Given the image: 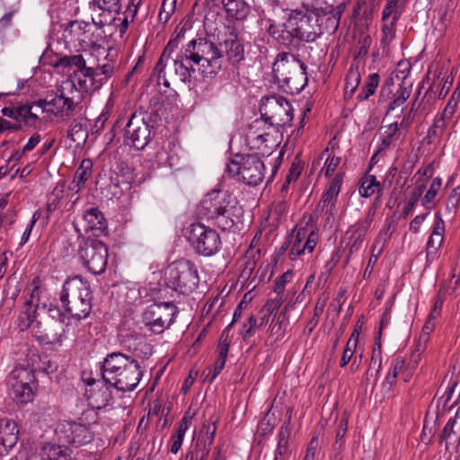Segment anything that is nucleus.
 I'll return each instance as SVG.
<instances>
[{
	"mask_svg": "<svg viewBox=\"0 0 460 460\" xmlns=\"http://www.w3.org/2000/svg\"><path fill=\"white\" fill-rule=\"evenodd\" d=\"M59 74L66 77L59 85V99L63 105L59 108V117L74 116L78 109L82 92H91L102 85L98 79V71L87 67L83 55L77 50L64 49L59 53Z\"/></svg>",
	"mask_w": 460,
	"mask_h": 460,
	"instance_id": "1",
	"label": "nucleus"
},
{
	"mask_svg": "<svg viewBox=\"0 0 460 460\" xmlns=\"http://www.w3.org/2000/svg\"><path fill=\"white\" fill-rule=\"evenodd\" d=\"M267 32L279 45L290 51L313 43L323 33L318 19L304 10H292L283 23L270 21Z\"/></svg>",
	"mask_w": 460,
	"mask_h": 460,
	"instance_id": "2",
	"label": "nucleus"
},
{
	"mask_svg": "<svg viewBox=\"0 0 460 460\" xmlns=\"http://www.w3.org/2000/svg\"><path fill=\"white\" fill-rule=\"evenodd\" d=\"M223 50L211 40L199 38L185 45L173 59L174 72L182 82L190 81L195 66L209 67L207 72L217 75L222 68Z\"/></svg>",
	"mask_w": 460,
	"mask_h": 460,
	"instance_id": "3",
	"label": "nucleus"
},
{
	"mask_svg": "<svg viewBox=\"0 0 460 460\" xmlns=\"http://www.w3.org/2000/svg\"><path fill=\"white\" fill-rule=\"evenodd\" d=\"M102 381L119 391L136 389L143 376L139 362L127 358L123 353L109 354L102 365Z\"/></svg>",
	"mask_w": 460,
	"mask_h": 460,
	"instance_id": "4",
	"label": "nucleus"
},
{
	"mask_svg": "<svg viewBox=\"0 0 460 460\" xmlns=\"http://www.w3.org/2000/svg\"><path fill=\"white\" fill-rule=\"evenodd\" d=\"M237 200L226 191L213 190L206 195L198 208V214L223 231L231 229L238 218Z\"/></svg>",
	"mask_w": 460,
	"mask_h": 460,
	"instance_id": "5",
	"label": "nucleus"
},
{
	"mask_svg": "<svg viewBox=\"0 0 460 460\" xmlns=\"http://www.w3.org/2000/svg\"><path fill=\"white\" fill-rule=\"evenodd\" d=\"M306 66L291 52H280L272 66L275 79L283 90L291 94L299 93L307 84Z\"/></svg>",
	"mask_w": 460,
	"mask_h": 460,
	"instance_id": "6",
	"label": "nucleus"
},
{
	"mask_svg": "<svg viewBox=\"0 0 460 460\" xmlns=\"http://www.w3.org/2000/svg\"><path fill=\"white\" fill-rule=\"evenodd\" d=\"M199 281L197 268L188 260L175 261L164 270L166 286L181 294L191 293L198 287Z\"/></svg>",
	"mask_w": 460,
	"mask_h": 460,
	"instance_id": "7",
	"label": "nucleus"
},
{
	"mask_svg": "<svg viewBox=\"0 0 460 460\" xmlns=\"http://www.w3.org/2000/svg\"><path fill=\"white\" fill-rule=\"evenodd\" d=\"M227 173L249 186H257L264 179V164L253 155H236L226 166Z\"/></svg>",
	"mask_w": 460,
	"mask_h": 460,
	"instance_id": "8",
	"label": "nucleus"
},
{
	"mask_svg": "<svg viewBox=\"0 0 460 460\" xmlns=\"http://www.w3.org/2000/svg\"><path fill=\"white\" fill-rule=\"evenodd\" d=\"M35 384L34 370L17 365L8 376L9 394L17 403H27L32 400Z\"/></svg>",
	"mask_w": 460,
	"mask_h": 460,
	"instance_id": "9",
	"label": "nucleus"
},
{
	"mask_svg": "<svg viewBox=\"0 0 460 460\" xmlns=\"http://www.w3.org/2000/svg\"><path fill=\"white\" fill-rule=\"evenodd\" d=\"M260 112L262 119L270 126H290L293 109L289 102L279 95L266 96L261 99Z\"/></svg>",
	"mask_w": 460,
	"mask_h": 460,
	"instance_id": "10",
	"label": "nucleus"
},
{
	"mask_svg": "<svg viewBox=\"0 0 460 460\" xmlns=\"http://www.w3.org/2000/svg\"><path fill=\"white\" fill-rule=\"evenodd\" d=\"M177 313V306L172 302L154 304L145 311L143 321L150 332L160 334L174 322Z\"/></svg>",
	"mask_w": 460,
	"mask_h": 460,
	"instance_id": "11",
	"label": "nucleus"
},
{
	"mask_svg": "<svg viewBox=\"0 0 460 460\" xmlns=\"http://www.w3.org/2000/svg\"><path fill=\"white\" fill-rule=\"evenodd\" d=\"M188 238L193 249L203 256L214 255L221 247L217 231L203 224H192Z\"/></svg>",
	"mask_w": 460,
	"mask_h": 460,
	"instance_id": "12",
	"label": "nucleus"
},
{
	"mask_svg": "<svg viewBox=\"0 0 460 460\" xmlns=\"http://www.w3.org/2000/svg\"><path fill=\"white\" fill-rule=\"evenodd\" d=\"M151 140V126L141 113H133L124 131V141L137 150H143Z\"/></svg>",
	"mask_w": 460,
	"mask_h": 460,
	"instance_id": "13",
	"label": "nucleus"
},
{
	"mask_svg": "<svg viewBox=\"0 0 460 460\" xmlns=\"http://www.w3.org/2000/svg\"><path fill=\"white\" fill-rule=\"evenodd\" d=\"M80 257L84 265L93 274L102 273L107 266L108 249L106 245L99 240H92L85 243L80 251Z\"/></svg>",
	"mask_w": 460,
	"mask_h": 460,
	"instance_id": "14",
	"label": "nucleus"
},
{
	"mask_svg": "<svg viewBox=\"0 0 460 460\" xmlns=\"http://www.w3.org/2000/svg\"><path fill=\"white\" fill-rule=\"evenodd\" d=\"M119 341L124 356L136 360V362L146 360L153 354L152 346L134 332H121L119 335Z\"/></svg>",
	"mask_w": 460,
	"mask_h": 460,
	"instance_id": "15",
	"label": "nucleus"
},
{
	"mask_svg": "<svg viewBox=\"0 0 460 460\" xmlns=\"http://www.w3.org/2000/svg\"><path fill=\"white\" fill-rule=\"evenodd\" d=\"M119 341L124 356L136 360V362L146 360L153 354L152 346L134 332H121L119 335Z\"/></svg>",
	"mask_w": 460,
	"mask_h": 460,
	"instance_id": "16",
	"label": "nucleus"
},
{
	"mask_svg": "<svg viewBox=\"0 0 460 460\" xmlns=\"http://www.w3.org/2000/svg\"><path fill=\"white\" fill-rule=\"evenodd\" d=\"M61 433L62 436H59V440L76 446L85 444L91 438L87 428L76 422L63 423Z\"/></svg>",
	"mask_w": 460,
	"mask_h": 460,
	"instance_id": "17",
	"label": "nucleus"
},
{
	"mask_svg": "<svg viewBox=\"0 0 460 460\" xmlns=\"http://www.w3.org/2000/svg\"><path fill=\"white\" fill-rule=\"evenodd\" d=\"M18 428L14 421L0 419V456L6 455L18 441Z\"/></svg>",
	"mask_w": 460,
	"mask_h": 460,
	"instance_id": "18",
	"label": "nucleus"
},
{
	"mask_svg": "<svg viewBox=\"0 0 460 460\" xmlns=\"http://www.w3.org/2000/svg\"><path fill=\"white\" fill-rule=\"evenodd\" d=\"M83 220L85 224V232H92L93 235L100 236L107 231L104 216L97 208H90L85 210Z\"/></svg>",
	"mask_w": 460,
	"mask_h": 460,
	"instance_id": "19",
	"label": "nucleus"
},
{
	"mask_svg": "<svg viewBox=\"0 0 460 460\" xmlns=\"http://www.w3.org/2000/svg\"><path fill=\"white\" fill-rule=\"evenodd\" d=\"M221 46L224 48L228 60L233 65L239 63L244 58L243 47L234 30L229 31L228 35Z\"/></svg>",
	"mask_w": 460,
	"mask_h": 460,
	"instance_id": "20",
	"label": "nucleus"
},
{
	"mask_svg": "<svg viewBox=\"0 0 460 460\" xmlns=\"http://www.w3.org/2000/svg\"><path fill=\"white\" fill-rule=\"evenodd\" d=\"M84 295L88 296L87 289L84 287L82 279L78 277H75L67 279L63 284L62 292L60 294V300L62 305H67L69 300H75V298Z\"/></svg>",
	"mask_w": 460,
	"mask_h": 460,
	"instance_id": "21",
	"label": "nucleus"
},
{
	"mask_svg": "<svg viewBox=\"0 0 460 460\" xmlns=\"http://www.w3.org/2000/svg\"><path fill=\"white\" fill-rule=\"evenodd\" d=\"M181 37V31L178 33L175 38L170 40L155 67V72L157 74L158 81L163 80V84L166 87H169L170 84L165 78L164 68L166 66V62L170 59L171 54L176 48H178Z\"/></svg>",
	"mask_w": 460,
	"mask_h": 460,
	"instance_id": "22",
	"label": "nucleus"
},
{
	"mask_svg": "<svg viewBox=\"0 0 460 460\" xmlns=\"http://www.w3.org/2000/svg\"><path fill=\"white\" fill-rule=\"evenodd\" d=\"M259 123V121H254V123L249 127L246 134V141L252 149L264 155L265 153H269L270 149L266 144L269 134L259 132V128H257Z\"/></svg>",
	"mask_w": 460,
	"mask_h": 460,
	"instance_id": "23",
	"label": "nucleus"
},
{
	"mask_svg": "<svg viewBox=\"0 0 460 460\" xmlns=\"http://www.w3.org/2000/svg\"><path fill=\"white\" fill-rule=\"evenodd\" d=\"M32 107L28 104L21 105L18 108L5 107L2 114L18 121H23L27 125H32L38 119V115L31 111Z\"/></svg>",
	"mask_w": 460,
	"mask_h": 460,
	"instance_id": "24",
	"label": "nucleus"
},
{
	"mask_svg": "<svg viewBox=\"0 0 460 460\" xmlns=\"http://www.w3.org/2000/svg\"><path fill=\"white\" fill-rule=\"evenodd\" d=\"M303 8L305 13H308L318 20L322 16L332 14V17H328V21L332 22L333 28L336 30L339 26V18H336L333 14L334 8L332 5L327 4L324 1L316 3V4H303Z\"/></svg>",
	"mask_w": 460,
	"mask_h": 460,
	"instance_id": "25",
	"label": "nucleus"
},
{
	"mask_svg": "<svg viewBox=\"0 0 460 460\" xmlns=\"http://www.w3.org/2000/svg\"><path fill=\"white\" fill-rule=\"evenodd\" d=\"M84 34L82 23L78 21H71L65 27L63 31V40L65 49L76 48L80 42V37Z\"/></svg>",
	"mask_w": 460,
	"mask_h": 460,
	"instance_id": "26",
	"label": "nucleus"
},
{
	"mask_svg": "<svg viewBox=\"0 0 460 460\" xmlns=\"http://www.w3.org/2000/svg\"><path fill=\"white\" fill-rule=\"evenodd\" d=\"M342 181L343 173H337L323 192L318 207H321L322 204H323V206L328 204V207H331V208L336 207L337 197L341 191Z\"/></svg>",
	"mask_w": 460,
	"mask_h": 460,
	"instance_id": "27",
	"label": "nucleus"
},
{
	"mask_svg": "<svg viewBox=\"0 0 460 460\" xmlns=\"http://www.w3.org/2000/svg\"><path fill=\"white\" fill-rule=\"evenodd\" d=\"M65 310L72 317L82 319L89 314L91 305L89 300L84 295L75 298V300H69L67 305H63Z\"/></svg>",
	"mask_w": 460,
	"mask_h": 460,
	"instance_id": "28",
	"label": "nucleus"
},
{
	"mask_svg": "<svg viewBox=\"0 0 460 460\" xmlns=\"http://www.w3.org/2000/svg\"><path fill=\"white\" fill-rule=\"evenodd\" d=\"M445 232V225L442 217L439 213L436 214V222L433 226L431 235L427 243L428 253H436L437 250L443 243Z\"/></svg>",
	"mask_w": 460,
	"mask_h": 460,
	"instance_id": "29",
	"label": "nucleus"
},
{
	"mask_svg": "<svg viewBox=\"0 0 460 460\" xmlns=\"http://www.w3.org/2000/svg\"><path fill=\"white\" fill-rule=\"evenodd\" d=\"M226 13L236 20H243L249 13L250 7L243 0H222Z\"/></svg>",
	"mask_w": 460,
	"mask_h": 460,
	"instance_id": "30",
	"label": "nucleus"
},
{
	"mask_svg": "<svg viewBox=\"0 0 460 460\" xmlns=\"http://www.w3.org/2000/svg\"><path fill=\"white\" fill-rule=\"evenodd\" d=\"M460 433V416L458 413L452 418H450L444 427L442 433L440 435V442L443 440L446 441V448L447 449V444L450 440L459 441L460 437L458 434Z\"/></svg>",
	"mask_w": 460,
	"mask_h": 460,
	"instance_id": "31",
	"label": "nucleus"
},
{
	"mask_svg": "<svg viewBox=\"0 0 460 460\" xmlns=\"http://www.w3.org/2000/svg\"><path fill=\"white\" fill-rule=\"evenodd\" d=\"M219 90L214 83L200 85L195 90L197 101L200 103H209L218 97Z\"/></svg>",
	"mask_w": 460,
	"mask_h": 460,
	"instance_id": "32",
	"label": "nucleus"
},
{
	"mask_svg": "<svg viewBox=\"0 0 460 460\" xmlns=\"http://www.w3.org/2000/svg\"><path fill=\"white\" fill-rule=\"evenodd\" d=\"M109 384H104L102 387L94 393H92L89 396L91 403L97 409L105 407L109 402L112 399L111 391Z\"/></svg>",
	"mask_w": 460,
	"mask_h": 460,
	"instance_id": "33",
	"label": "nucleus"
},
{
	"mask_svg": "<svg viewBox=\"0 0 460 460\" xmlns=\"http://www.w3.org/2000/svg\"><path fill=\"white\" fill-rule=\"evenodd\" d=\"M382 190L380 182L374 175H365L360 181L359 194L364 198H369L376 192Z\"/></svg>",
	"mask_w": 460,
	"mask_h": 460,
	"instance_id": "34",
	"label": "nucleus"
},
{
	"mask_svg": "<svg viewBox=\"0 0 460 460\" xmlns=\"http://www.w3.org/2000/svg\"><path fill=\"white\" fill-rule=\"evenodd\" d=\"M403 12V3L400 0H386L382 13V21H398Z\"/></svg>",
	"mask_w": 460,
	"mask_h": 460,
	"instance_id": "35",
	"label": "nucleus"
},
{
	"mask_svg": "<svg viewBox=\"0 0 460 460\" xmlns=\"http://www.w3.org/2000/svg\"><path fill=\"white\" fill-rule=\"evenodd\" d=\"M288 305H285L279 314L278 315L276 323L271 326L270 335L276 336V340H280L284 337L285 331L288 325Z\"/></svg>",
	"mask_w": 460,
	"mask_h": 460,
	"instance_id": "36",
	"label": "nucleus"
},
{
	"mask_svg": "<svg viewBox=\"0 0 460 460\" xmlns=\"http://www.w3.org/2000/svg\"><path fill=\"white\" fill-rule=\"evenodd\" d=\"M379 84V75L377 74H371L367 77L361 91L357 95L358 101H366L373 95Z\"/></svg>",
	"mask_w": 460,
	"mask_h": 460,
	"instance_id": "37",
	"label": "nucleus"
},
{
	"mask_svg": "<svg viewBox=\"0 0 460 460\" xmlns=\"http://www.w3.org/2000/svg\"><path fill=\"white\" fill-rule=\"evenodd\" d=\"M92 168L93 164L92 161L89 159H84L81 162L80 166L76 170L73 184H75V187L80 188L82 185L84 184V182L88 180V178L91 176L92 173Z\"/></svg>",
	"mask_w": 460,
	"mask_h": 460,
	"instance_id": "38",
	"label": "nucleus"
},
{
	"mask_svg": "<svg viewBox=\"0 0 460 460\" xmlns=\"http://www.w3.org/2000/svg\"><path fill=\"white\" fill-rule=\"evenodd\" d=\"M288 423L289 420L284 423L279 430L275 460H282L280 457L288 452V437L290 435Z\"/></svg>",
	"mask_w": 460,
	"mask_h": 460,
	"instance_id": "39",
	"label": "nucleus"
},
{
	"mask_svg": "<svg viewBox=\"0 0 460 460\" xmlns=\"http://www.w3.org/2000/svg\"><path fill=\"white\" fill-rule=\"evenodd\" d=\"M361 80L358 67L350 66L347 76L345 85V95H352L359 85Z\"/></svg>",
	"mask_w": 460,
	"mask_h": 460,
	"instance_id": "40",
	"label": "nucleus"
},
{
	"mask_svg": "<svg viewBox=\"0 0 460 460\" xmlns=\"http://www.w3.org/2000/svg\"><path fill=\"white\" fill-rule=\"evenodd\" d=\"M398 21H383L381 45L387 47L395 37L396 23Z\"/></svg>",
	"mask_w": 460,
	"mask_h": 460,
	"instance_id": "41",
	"label": "nucleus"
},
{
	"mask_svg": "<svg viewBox=\"0 0 460 460\" xmlns=\"http://www.w3.org/2000/svg\"><path fill=\"white\" fill-rule=\"evenodd\" d=\"M442 184V180L439 177H436L430 186L428 190L427 193L425 194L423 199H422V205L426 207L427 208H431L434 205L435 198L438 194V191L439 190Z\"/></svg>",
	"mask_w": 460,
	"mask_h": 460,
	"instance_id": "42",
	"label": "nucleus"
},
{
	"mask_svg": "<svg viewBox=\"0 0 460 460\" xmlns=\"http://www.w3.org/2000/svg\"><path fill=\"white\" fill-rule=\"evenodd\" d=\"M325 155H327L325 162H324V175L326 177H330L331 174L336 170V168L339 166L341 158L338 156H332L330 155L329 148H325L323 153L320 155V159H323Z\"/></svg>",
	"mask_w": 460,
	"mask_h": 460,
	"instance_id": "43",
	"label": "nucleus"
},
{
	"mask_svg": "<svg viewBox=\"0 0 460 460\" xmlns=\"http://www.w3.org/2000/svg\"><path fill=\"white\" fill-rule=\"evenodd\" d=\"M374 215L369 213L363 220H358L355 225L350 227L349 233H352L358 236L365 238L367 230L373 221Z\"/></svg>",
	"mask_w": 460,
	"mask_h": 460,
	"instance_id": "44",
	"label": "nucleus"
},
{
	"mask_svg": "<svg viewBox=\"0 0 460 460\" xmlns=\"http://www.w3.org/2000/svg\"><path fill=\"white\" fill-rule=\"evenodd\" d=\"M324 307H325V300L318 299L315 304L314 309L313 317L308 322V323L305 327V331H306L308 336L312 333L314 329L318 324L319 318H320L321 314H323Z\"/></svg>",
	"mask_w": 460,
	"mask_h": 460,
	"instance_id": "45",
	"label": "nucleus"
},
{
	"mask_svg": "<svg viewBox=\"0 0 460 460\" xmlns=\"http://www.w3.org/2000/svg\"><path fill=\"white\" fill-rule=\"evenodd\" d=\"M176 0H163L158 14L159 22L165 23L175 10Z\"/></svg>",
	"mask_w": 460,
	"mask_h": 460,
	"instance_id": "46",
	"label": "nucleus"
},
{
	"mask_svg": "<svg viewBox=\"0 0 460 460\" xmlns=\"http://www.w3.org/2000/svg\"><path fill=\"white\" fill-rule=\"evenodd\" d=\"M381 368V351L380 348L378 349H374L372 351V357L369 364V367L367 371V378L368 376H373L377 375Z\"/></svg>",
	"mask_w": 460,
	"mask_h": 460,
	"instance_id": "47",
	"label": "nucleus"
},
{
	"mask_svg": "<svg viewBox=\"0 0 460 460\" xmlns=\"http://www.w3.org/2000/svg\"><path fill=\"white\" fill-rule=\"evenodd\" d=\"M87 134L85 129L84 128V125L81 121H74V125H72L71 129L68 131V137H71L73 141H79L84 139Z\"/></svg>",
	"mask_w": 460,
	"mask_h": 460,
	"instance_id": "48",
	"label": "nucleus"
},
{
	"mask_svg": "<svg viewBox=\"0 0 460 460\" xmlns=\"http://www.w3.org/2000/svg\"><path fill=\"white\" fill-rule=\"evenodd\" d=\"M121 0H93V3L102 10L110 13H119Z\"/></svg>",
	"mask_w": 460,
	"mask_h": 460,
	"instance_id": "49",
	"label": "nucleus"
},
{
	"mask_svg": "<svg viewBox=\"0 0 460 460\" xmlns=\"http://www.w3.org/2000/svg\"><path fill=\"white\" fill-rule=\"evenodd\" d=\"M93 70L98 71V79H102V83L111 76L114 71V64L112 61L108 60L106 63L100 65L98 67L93 68Z\"/></svg>",
	"mask_w": 460,
	"mask_h": 460,
	"instance_id": "50",
	"label": "nucleus"
},
{
	"mask_svg": "<svg viewBox=\"0 0 460 460\" xmlns=\"http://www.w3.org/2000/svg\"><path fill=\"white\" fill-rule=\"evenodd\" d=\"M425 189V186L423 184L418 186L415 188L412 196L411 197L407 206L405 207L403 210V217H406L413 209L415 204L417 203L419 198L423 193V190Z\"/></svg>",
	"mask_w": 460,
	"mask_h": 460,
	"instance_id": "51",
	"label": "nucleus"
},
{
	"mask_svg": "<svg viewBox=\"0 0 460 460\" xmlns=\"http://www.w3.org/2000/svg\"><path fill=\"white\" fill-rule=\"evenodd\" d=\"M397 130H398V123L397 122H394L386 127V129L384 132L385 137L382 140V146H381L382 149L388 148L391 146L393 137L396 134Z\"/></svg>",
	"mask_w": 460,
	"mask_h": 460,
	"instance_id": "52",
	"label": "nucleus"
},
{
	"mask_svg": "<svg viewBox=\"0 0 460 460\" xmlns=\"http://www.w3.org/2000/svg\"><path fill=\"white\" fill-rule=\"evenodd\" d=\"M230 329V325H228L220 337V344H219V354L217 359H221L226 361L229 343L227 342V334Z\"/></svg>",
	"mask_w": 460,
	"mask_h": 460,
	"instance_id": "53",
	"label": "nucleus"
},
{
	"mask_svg": "<svg viewBox=\"0 0 460 460\" xmlns=\"http://www.w3.org/2000/svg\"><path fill=\"white\" fill-rule=\"evenodd\" d=\"M291 279H292V272L289 271V270L286 271L281 276H279L275 280L274 292L278 296H283V292H284L285 285L288 282H289L291 280Z\"/></svg>",
	"mask_w": 460,
	"mask_h": 460,
	"instance_id": "54",
	"label": "nucleus"
},
{
	"mask_svg": "<svg viewBox=\"0 0 460 460\" xmlns=\"http://www.w3.org/2000/svg\"><path fill=\"white\" fill-rule=\"evenodd\" d=\"M41 360V369L42 372L47 374L48 376L54 375L55 377H58L56 372L58 370V363L55 360H51L48 358L47 356H43L40 358Z\"/></svg>",
	"mask_w": 460,
	"mask_h": 460,
	"instance_id": "55",
	"label": "nucleus"
},
{
	"mask_svg": "<svg viewBox=\"0 0 460 460\" xmlns=\"http://www.w3.org/2000/svg\"><path fill=\"white\" fill-rule=\"evenodd\" d=\"M409 97L410 91L406 88L401 89L394 100L390 103L388 111H394L396 108L402 107Z\"/></svg>",
	"mask_w": 460,
	"mask_h": 460,
	"instance_id": "56",
	"label": "nucleus"
},
{
	"mask_svg": "<svg viewBox=\"0 0 460 460\" xmlns=\"http://www.w3.org/2000/svg\"><path fill=\"white\" fill-rule=\"evenodd\" d=\"M456 107L457 102L455 100L454 93L447 102V104L445 107L444 111L438 116L449 121L452 119L453 115L455 114Z\"/></svg>",
	"mask_w": 460,
	"mask_h": 460,
	"instance_id": "57",
	"label": "nucleus"
},
{
	"mask_svg": "<svg viewBox=\"0 0 460 460\" xmlns=\"http://www.w3.org/2000/svg\"><path fill=\"white\" fill-rule=\"evenodd\" d=\"M33 321V316L30 313L29 308L22 312L17 319V324L21 331L28 329Z\"/></svg>",
	"mask_w": 460,
	"mask_h": 460,
	"instance_id": "58",
	"label": "nucleus"
},
{
	"mask_svg": "<svg viewBox=\"0 0 460 460\" xmlns=\"http://www.w3.org/2000/svg\"><path fill=\"white\" fill-rule=\"evenodd\" d=\"M226 365V361L221 359H217L214 369H208V374L204 379L205 382L211 384L215 378L219 375Z\"/></svg>",
	"mask_w": 460,
	"mask_h": 460,
	"instance_id": "59",
	"label": "nucleus"
},
{
	"mask_svg": "<svg viewBox=\"0 0 460 460\" xmlns=\"http://www.w3.org/2000/svg\"><path fill=\"white\" fill-rule=\"evenodd\" d=\"M282 303H283V296L277 295V297L267 301V303L264 305L263 308L261 309V313H263L264 311H267L270 314H271L272 313L277 312L279 309Z\"/></svg>",
	"mask_w": 460,
	"mask_h": 460,
	"instance_id": "60",
	"label": "nucleus"
},
{
	"mask_svg": "<svg viewBox=\"0 0 460 460\" xmlns=\"http://www.w3.org/2000/svg\"><path fill=\"white\" fill-rule=\"evenodd\" d=\"M356 347L357 346L354 345V342H347L340 362V366L341 367H344L351 360Z\"/></svg>",
	"mask_w": 460,
	"mask_h": 460,
	"instance_id": "61",
	"label": "nucleus"
},
{
	"mask_svg": "<svg viewBox=\"0 0 460 460\" xmlns=\"http://www.w3.org/2000/svg\"><path fill=\"white\" fill-rule=\"evenodd\" d=\"M348 427V420L347 418H342L340 420V424L336 432V439H335V445L341 448L343 445V438L346 434Z\"/></svg>",
	"mask_w": 460,
	"mask_h": 460,
	"instance_id": "62",
	"label": "nucleus"
},
{
	"mask_svg": "<svg viewBox=\"0 0 460 460\" xmlns=\"http://www.w3.org/2000/svg\"><path fill=\"white\" fill-rule=\"evenodd\" d=\"M447 122L448 121L447 119L441 118L440 116H438L434 121L432 128L429 130V133L436 137L441 136L444 132V129L447 126Z\"/></svg>",
	"mask_w": 460,
	"mask_h": 460,
	"instance_id": "63",
	"label": "nucleus"
},
{
	"mask_svg": "<svg viewBox=\"0 0 460 460\" xmlns=\"http://www.w3.org/2000/svg\"><path fill=\"white\" fill-rule=\"evenodd\" d=\"M42 460H58V451L55 445L47 444L41 450Z\"/></svg>",
	"mask_w": 460,
	"mask_h": 460,
	"instance_id": "64",
	"label": "nucleus"
}]
</instances>
